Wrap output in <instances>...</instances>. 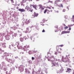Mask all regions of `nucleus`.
<instances>
[{
	"mask_svg": "<svg viewBox=\"0 0 74 74\" xmlns=\"http://www.w3.org/2000/svg\"><path fill=\"white\" fill-rule=\"evenodd\" d=\"M42 32H45V30H44V29H43V30L42 31Z\"/></svg>",
	"mask_w": 74,
	"mask_h": 74,
	"instance_id": "7c9ffc66",
	"label": "nucleus"
},
{
	"mask_svg": "<svg viewBox=\"0 0 74 74\" xmlns=\"http://www.w3.org/2000/svg\"><path fill=\"white\" fill-rule=\"evenodd\" d=\"M10 46H11L10 45Z\"/></svg>",
	"mask_w": 74,
	"mask_h": 74,
	"instance_id": "13d9d810",
	"label": "nucleus"
},
{
	"mask_svg": "<svg viewBox=\"0 0 74 74\" xmlns=\"http://www.w3.org/2000/svg\"><path fill=\"white\" fill-rule=\"evenodd\" d=\"M62 60L65 63H69L70 62V60L69 58H67V57H64V56H62Z\"/></svg>",
	"mask_w": 74,
	"mask_h": 74,
	"instance_id": "f257e3e1",
	"label": "nucleus"
},
{
	"mask_svg": "<svg viewBox=\"0 0 74 74\" xmlns=\"http://www.w3.org/2000/svg\"><path fill=\"white\" fill-rule=\"evenodd\" d=\"M24 39H25V38H20V41L21 42H23V40H24Z\"/></svg>",
	"mask_w": 74,
	"mask_h": 74,
	"instance_id": "9b49d317",
	"label": "nucleus"
},
{
	"mask_svg": "<svg viewBox=\"0 0 74 74\" xmlns=\"http://www.w3.org/2000/svg\"><path fill=\"white\" fill-rule=\"evenodd\" d=\"M43 23H44V22H45V19H44V20H43Z\"/></svg>",
	"mask_w": 74,
	"mask_h": 74,
	"instance_id": "c9c22d12",
	"label": "nucleus"
},
{
	"mask_svg": "<svg viewBox=\"0 0 74 74\" xmlns=\"http://www.w3.org/2000/svg\"><path fill=\"white\" fill-rule=\"evenodd\" d=\"M34 73V72H32V74H33Z\"/></svg>",
	"mask_w": 74,
	"mask_h": 74,
	"instance_id": "603ef678",
	"label": "nucleus"
},
{
	"mask_svg": "<svg viewBox=\"0 0 74 74\" xmlns=\"http://www.w3.org/2000/svg\"><path fill=\"white\" fill-rule=\"evenodd\" d=\"M26 46H24V48H23L24 51H27V49H26Z\"/></svg>",
	"mask_w": 74,
	"mask_h": 74,
	"instance_id": "ddd939ff",
	"label": "nucleus"
},
{
	"mask_svg": "<svg viewBox=\"0 0 74 74\" xmlns=\"http://www.w3.org/2000/svg\"><path fill=\"white\" fill-rule=\"evenodd\" d=\"M73 74H74V72H73Z\"/></svg>",
	"mask_w": 74,
	"mask_h": 74,
	"instance_id": "09e8293b",
	"label": "nucleus"
},
{
	"mask_svg": "<svg viewBox=\"0 0 74 74\" xmlns=\"http://www.w3.org/2000/svg\"><path fill=\"white\" fill-rule=\"evenodd\" d=\"M27 8V11H28V10H30V8H29V7H26L25 8Z\"/></svg>",
	"mask_w": 74,
	"mask_h": 74,
	"instance_id": "6ab92c4d",
	"label": "nucleus"
},
{
	"mask_svg": "<svg viewBox=\"0 0 74 74\" xmlns=\"http://www.w3.org/2000/svg\"><path fill=\"white\" fill-rule=\"evenodd\" d=\"M68 32L67 31H62L61 33V34L67 33Z\"/></svg>",
	"mask_w": 74,
	"mask_h": 74,
	"instance_id": "f8f14e48",
	"label": "nucleus"
},
{
	"mask_svg": "<svg viewBox=\"0 0 74 74\" xmlns=\"http://www.w3.org/2000/svg\"><path fill=\"white\" fill-rule=\"evenodd\" d=\"M26 30L27 31L25 32V33H29V32H29V28H26Z\"/></svg>",
	"mask_w": 74,
	"mask_h": 74,
	"instance_id": "9d476101",
	"label": "nucleus"
},
{
	"mask_svg": "<svg viewBox=\"0 0 74 74\" xmlns=\"http://www.w3.org/2000/svg\"><path fill=\"white\" fill-rule=\"evenodd\" d=\"M25 20H24V21H23V22H25Z\"/></svg>",
	"mask_w": 74,
	"mask_h": 74,
	"instance_id": "3c124183",
	"label": "nucleus"
},
{
	"mask_svg": "<svg viewBox=\"0 0 74 74\" xmlns=\"http://www.w3.org/2000/svg\"><path fill=\"white\" fill-rule=\"evenodd\" d=\"M63 25H64L65 26H66V25H65V24H63Z\"/></svg>",
	"mask_w": 74,
	"mask_h": 74,
	"instance_id": "c03bdc74",
	"label": "nucleus"
},
{
	"mask_svg": "<svg viewBox=\"0 0 74 74\" xmlns=\"http://www.w3.org/2000/svg\"><path fill=\"white\" fill-rule=\"evenodd\" d=\"M38 13L34 12V15H32L31 16L32 18H35V17L38 16Z\"/></svg>",
	"mask_w": 74,
	"mask_h": 74,
	"instance_id": "7ed1b4c3",
	"label": "nucleus"
},
{
	"mask_svg": "<svg viewBox=\"0 0 74 74\" xmlns=\"http://www.w3.org/2000/svg\"><path fill=\"white\" fill-rule=\"evenodd\" d=\"M66 8H67V9H68V10H69V7H67Z\"/></svg>",
	"mask_w": 74,
	"mask_h": 74,
	"instance_id": "c85d7f7f",
	"label": "nucleus"
},
{
	"mask_svg": "<svg viewBox=\"0 0 74 74\" xmlns=\"http://www.w3.org/2000/svg\"><path fill=\"white\" fill-rule=\"evenodd\" d=\"M25 23H26V25H27V24H28V23H30V21H29V20L27 19L25 20Z\"/></svg>",
	"mask_w": 74,
	"mask_h": 74,
	"instance_id": "0eeeda50",
	"label": "nucleus"
},
{
	"mask_svg": "<svg viewBox=\"0 0 74 74\" xmlns=\"http://www.w3.org/2000/svg\"><path fill=\"white\" fill-rule=\"evenodd\" d=\"M16 8V9H19V8L18 7H17Z\"/></svg>",
	"mask_w": 74,
	"mask_h": 74,
	"instance_id": "a19ab883",
	"label": "nucleus"
},
{
	"mask_svg": "<svg viewBox=\"0 0 74 74\" xmlns=\"http://www.w3.org/2000/svg\"><path fill=\"white\" fill-rule=\"evenodd\" d=\"M6 39L7 40H9L10 39V38L9 37H7Z\"/></svg>",
	"mask_w": 74,
	"mask_h": 74,
	"instance_id": "5701e85b",
	"label": "nucleus"
},
{
	"mask_svg": "<svg viewBox=\"0 0 74 74\" xmlns=\"http://www.w3.org/2000/svg\"><path fill=\"white\" fill-rule=\"evenodd\" d=\"M18 10L19 11H21V12H24L25 11V10L23 9H20Z\"/></svg>",
	"mask_w": 74,
	"mask_h": 74,
	"instance_id": "1a4fd4ad",
	"label": "nucleus"
},
{
	"mask_svg": "<svg viewBox=\"0 0 74 74\" xmlns=\"http://www.w3.org/2000/svg\"><path fill=\"white\" fill-rule=\"evenodd\" d=\"M58 26H56V27H55V28H56L57 29H58Z\"/></svg>",
	"mask_w": 74,
	"mask_h": 74,
	"instance_id": "72a5a7b5",
	"label": "nucleus"
},
{
	"mask_svg": "<svg viewBox=\"0 0 74 74\" xmlns=\"http://www.w3.org/2000/svg\"><path fill=\"white\" fill-rule=\"evenodd\" d=\"M65 18L66 19H67V18H68V16H65Z\"/></svg>",
	"mask_w": 74,
	"mask_h": 74,
	"instance_id": "412c9836",
	"label": "nucleus"
},
{
	"mask_svg": "<svg viewBox=\"0 0 74 74\" xmlns=\"http://www.w3.org/2000/svg\"><path fill=\"white\" fill-rule=\"evenodd\" d=\"M63 25H64L65 26H66V25H65V24H63Z\"/></svg>",
	"mask_w": 74,
	"mask_h": 74,
	"instance_id": "37998d69",
	"label": "nucleus"
},
{
	"mask_svg": "<svg viewBox=\"0 0 74 74\" xmlns=\"http://www.w3.org/2000/svg\"><path fill=\"white\" fill-rule=\"evenodd\" d=\"M22 53V54L24 53Z\"/></svg>",
	"mask_w": 74,
	"mask_h": 74,
	"instance_id": "5fc2aeb1",
	"label": "nucleus"
},
{
	"mask_svg": "<svg viewBox=\"0 0 74 74\" xmlns=\"http://www.w3.org/2000/svg\"><path fill=\"white\" fill-rule=\"evenodd\" d=\"M63 5L62 4H61L60 5V7H62L63 8Z\"/></svg>",
	"mask_w": 74,
	"mask_h": 74,
	"instance_id": "aec40b11",
	"label": "nucleus"
},
{
	"mask_svg": "<svg viewBox=\"0 0 74 74\" xmlns=\"http://www.w3.org/2000/svg\"><path fill=\"white\" fill-rule=\"evenodd\" d=\"M30 73V72L29 71H28V74H29Z\"/></svg>",
	"mask_w": 74,
	"mask_h": 74,
	"instance_id": "e433bc0d",
	"label": "nucleus"
},
{
	"mask_svg": "<svg viewBox=\"0 0 74 74\" xmlns=\"http://www.w3.org/2000/svg\"><path fill=\"white\" fill-rule=\"evenodd\" d=\"M32 11H33V10L32 9L31 10H30V12H32Z\"/></svg>",
	"mask_w": 74,
	"mask_h": 74,
	"instance_id": "2f4dec72",
	"label": "nucleus"
},
{
	"mask_svg": "<svg viewBox=\"0 0 74 74\" xmlns=\"http://www.w3.org/2000/svg\"><path fill=\"white\" fill-rule=\"evenodd\" d=\"M72 21H73V22H74V19H73Z\"/></svg>",
	"mask_w": 74,
	"mask_h": 74,
	"instance_id": "79ce46f5",
	"label": "nucleus"
},
{
	"mask_svg": "<svg viewBox=\"0 0 74 74\" xmlns=\"http://www.w3.org/2000/svg\"><path fill=\"white\" fill-rule=\"evenodd\" d=\"M25 40H26V38H25Z\"/></svg>",
	"mask_w": 74,
	"mask_h": 74,
	"instance_id": "864d4df0",
	"label": "nucleus"
},
{
	"mask_svg": "<svg viewBox=\"0 0 74 74\" xmlns=\"http://www.w3.org/2000/svg\"><path fill=\"white\" fill-rule=\"evenodd\" d=\"M32 5H32V4H30V7H31L32 6Z\"/></svg>",
	"mask_w": 74,
	"mask_h": 74,
	"instance_id": "4c0bfd02",
	"label": "nucleus"
},
{
	"mask_svg": "<svg viewBox=\"0 0 74 74\" xmlns=\"http://www.w3.org/2000/svg\"><path fill=\"white\" fill-rule=\"evenodd\" d=\"M20 36H22V35L21 34H20Z\"/></svg>",
	"mask_w": 74,
	"mask_h": 74,
	"instance_id": "8fccbe9b",
	"label": "nucleus"
},
{
	"mask_svg": "<svg viewBox=\"0 0 74 74\" xmlns=\"http://www.w3.org/2000/svg\"><path fill=\"white\" fill-rule=\"evenodd\" d=\"M49 2L50 3H52V1H51L50 0H49Z\"/></svg>",
	"mask_w": 74,
	"mask_h": 74,
	"instance_id": "f704fd0d",
	"label": "nucleus"
},
{
	"mask_svg": "<svg viewBox=\"0 0 74 74\" xmlns=\"http://www.w3.org/2000/svg\"><path fill=\"white\" fill-rule=\"evenodd\" d=\"M26 46L27 48H28L30 47L29 46V45L27 46V45H26V46Z\"/></svg>",
	"mask_w": 74,
	"mask_h": 74,
	"instance_id": "4be33fe9",
	"label": "nucleus"
},
{
	"mask_svg": "<svg viewBox=\"0 0 74 74\" xmlns=\"http://www.w3.org/2000/svg\"><path fill=\"white\" fill-rule=\"evenodd\" d=\"M71 69H70L69 68H68L67 69V71H66V73H67V72H69V73H70L71 72Z\"/></svg>",
	"mask_w": 74,
	"mask_h": 74,
	"instance_id": "6e6552de",
	"label": "nucleus"
},
{
	"mask_svg": "<svg viewBox=\"0 0 74 74\" xmlns=\"http://www.w3.org/2000/svg\"><path fill=\"white\" fill-rule=\"evenodd\" d=\"M47 11H48V10L47 9H45V11L44 12V14H45V13H46V12H47Z\"/></svg>",
	"mask_w": 74,
	"mask_h": 74,
	"instance_id": "a211bd4d",
	"label": "nucleus"
},
{
	"mask_svg": "<svg viewBox=\"0 0 74 74\" xmlns=\"http://www.w3.org/2000/svg\"><path fill=\"white\" fill-rule=\"evenodd\" d=\"M48 61H51L52 64H53V65L54 66H55V63H56V62H57V61H58V59L55 58L54 59V60H51L49 59H48Z\"/></svg>",
	"mask_w": 74,
	"mask_h": 74,
	"instance_id": "f03ea898",
	"label": "nucleus"
},
{
	"mask_svg": "<svg viewBox=\"0 0 74 74\" xmlns=\"http://www.w3.org/2000/svg\"><path fill=\"white\" fill-rule=\"evenodd\" d=\"M73 25H74V24H73V25H71V26H73Z\"/></svg>",
	"mask_w": 74,
	"mask_h": 74,
	"instance_id": "49530a36",
	"label": "nucleus"
},
{
	"mask_svg": "<svg viewBox=\"0 0 74 74\" xmlns=\"http://www.w3.org/2000/svg\"><path fill=\"white\" fill-rule=\"evenodd\" d=\"M30 0V1L31 0V1H32V0Z\"/></svg>",
	"mask_w": 74,
	"mask_h": 74,
	"instance_id": "6e6d98bb",
	"label": "nucleus"
},
{
	"mask_svg": "<svg viewBox=\"0 0 74 74\" xmlns=\"http://www.w3.org/2000/svg\"><path fill=\"white\" fill-rule=\"evenodd\" d=\"M32 60H34V59H35V58L33 57H32Z\"/></svg>",
	"mask_w": 74,
	"mask_h": 74,
	"instance_id": "b1692460",
	"label": "nucleus"
},
{
	"mask_svg": "<svg viewBox=\"0 0 74 74\" xmlns=\"http://www.w3.org/2000/svg\"><path fill=\"white\" fill-rule=\"evenodd\" d=\"M16 45H20V43H19V42H17L16 43Z\"/></svg>",
	"mask_w": 74,
	"mask_h": 74,
	"instance_id": "f3484780",
	"label": "nucleus"
},
{
	"mask_svg": "<svg viewBox=\"0 0 74 74\" xmlns=\"http://www.w3.org/2000/svg\"><path fill=\"white\" fill-rule=\"evenodd\" d=\"M1 49L0 48V49Z\"/></svg>",
	"mask_w": 74,
	"mask_h": 74,
	"instance_id": "052dcab7",
	"label": "nucleus"
},
{
	"mask_svg": "<svg viewBox=\"0 0 74 74\" xmlns=\"http://www.w3.org/2000/svg\"><path fill=\"white\" fill-rule=\"evenodd\" d=\"M25 73H27V70H26V71H25Z\"/></svg>",
	"mask_w": 74,
	"mask_h": 74,
	"instance_id": "58836bf2",
	"label": "nucleus"
},
{
	"mask_svg": "<svg viewBox=\"0 0 74 74\" xmlns=\"http://www.w3.org/2000/svg\"><path fill=\"white\" fill-rule=\"evenodd\" d=\"M52 11H51V12H52Z\"/></svg>",
	"mask_w": 74,
	"mask_h": 74,
	"instance_id": "4d7b16f0",
	"label": "nucleus"
},
{
	"mask_svg": "<svg viewBox=\"0 0 74 74\" xmlns=\"http://www.w3.org/2000/svg\"><path fill=\"white\" fill-rule=\"evenodd\" d=\"M11 1L12 3H14V0H10Z\"/></svg>",
	"mask_w": 74,
	"mask_h": 74,
	"instance_id": "393cba45",
	"label": "nucleus"
},
{
	"mask_svg": "<svg viewBox=\"0 0 74 74\" xmlns=\"http://www.w3.org/2000/svg\"><path fill=\"white\" fill-rule=\"evenodd\" d=\"M3 69L4 70H5V71H6V68H4Z\"/></svg>",
	"mask_w": 74,
	"mask_h": 74,
	"instance_id": "bb28decb",
	"label": "nucleus"
},
{
	"mask_svg": "<svg viewBox=\"0 0 74 74\" xmlns=\"http://www.w3.org/2000/svg\"><path fill=\"white\" fill-rule=\"evenodd\" d=\"M30 38H31V40H32V37H31Z\"/></svg>",
	"mask_w": 74,
	"mask_h": 74,
	"instance_id": "a18cd8bd",
	"label": "nucleus"
},
{
	"mask_svg": "<svg viewBox=\"0 0 74 74\" xmlns=\"http://www.w3.org/2000/svg\"><path fill=\"white\" fill-rule=\"evenodd\" d=\"M60 51H62V48H60Z\"/></svg>",
	"mask_w": 74,
	"mask_h": 74,
	"instance_id": "ea45409f",
	"label": "nucleus"
},
{
	"mask_svg": "<svg viewBox=\"0 0 74 74\" xmlns=\"http://www.w3.org/2000/svg\"><path fill=\"white\" fill-rule=\"evenodd\" d=\"M52 8H53V9H54V8H53V7H52Z\"/></svg>",
	"mask_w": 74,
	"mask_h": 74,
	"instance_id": "de8ad7c7",
	"label": "nucleus"
},
{
	"mask_svg": "<svg viewBox=\"0 0 74 74\" xmlns=\"http://www.w3.org/2000/svg\"><path fill=\"white\" fill-rule=\"evenodd\" d=\"M71 27H70L69 28V30H71Z\"/></svg>",
	"mask_w": 74,
	"mask_h": 74,
	"instance_id": "cd10ccee",
	"label": "nucleus"
},
{
	"mask_svg": "<svg viewBox=\"0 0 74 74\" xmlns=\"http://www.w3.org/2000/svg\"><path fill=\"white\" fill-rule=\"evenodd\" d=\"M32 6L33 7V8H37V5H32Z\"/></svg>",
	"mask_w": 74,
	"mask_h": 74,
	"instance_id": "dca6fc26",
	"label": "nucleus"
},
{
	"mask_svg": "<svg viewBox=\"0 0 74 74\" xmlns=\"http://www.w3.org/2000/svg\"><path fill=\"white\" fill-rule=\"evenodd\" d=\"M17 47L18 49H22V46L21 45H17Z\"/></svg>",
	"mask_w": 74,
	"mask_h": 74,
	"instance_id": "423d86ee",
	"label": "nucleus"
},
{
	"mask_svg": "<svg viewBox=\"0 0 74 74\" xmlns=\"http://www.w3.org/2000/svg\"><path fill=\"white\" fill-rule=\"evenodd\" d=\"M59 47H63V45H61L59 46H56V51H58V53H61V51H59Z\"/></svg>",
	"mask_w": 74,
	"mask_h": 74,
	"instance_id": "39448f33",
	"label": "nucleus"
},
{
	"mask_svg": "<svg viewBox=\"0 0 74 74\" xmlns=\"http://www.w3.org/2000/svg\"><path fill=\"white\" fill-rule=\"evenodd\" d=\"M5 43H2V46H3V48H5Z\"/></svg>",
	"mask_w": 74,
	"mask_h": 74,
	"instance_id": "2eb2a0df",
	"label": "nucleus"
},
{
	"mask_svg": "<svg viewBox=\"0 0 74 74\" xmlns=\"http://www.w3.org/2000/svg\"><path fill=\"white\" fill-rule=\"evenodd\" d=\"M73 19H74V15H73L72 16Z\"/></svg>",
	"mask_w": 74,
	"mask_h": 74,
	"instance_id": "473e14b6",
	"label": "nucleus"
},
{
	"mask_svg": "<svg viewBox=\"0 0 74 74\" xmlns=\"http://www.w3.org/2000/svg\"><path fill=\"white\" fill-rule=\"evenodd\" d=\"M64 29H68V27L66 26V27H64Z\"/></svg>",
	"mask_w": 74,
	"mask_h": 74,
	"instance_id": "a878e982",
	"label": "nucleus"
},
{
	"mask_svg": "<svg viewBox=\"0 0 74 74\" xmlns=\"http://www.w3.org/2000/svg\"><path fill=\"white\" fill-rule=\"evenodd\" d=\"M60 1H60V0H56L55 1V4H56L57 3H59V2H60Z\"/></svg>",
	"mask_w": 74,
	"mask_h": 74,
	"instance_id": "4468645a",
	"label": "nucleus"
},
{
	"mask_svg": "<svg viewBox=\"0 0 74 74\" xmlns=\"http://www.w3.org/2000/svg\"><path fill=\"white\" fill-rule=\"evenodd\" d=\"M38 7H39V9H40L41 10V12H42V11L44 10V8H45L44 6H42V5L41 4L39 5Z\"/></svg>",
	"mask_w": 74,
	"mask_h": 74,
	"instance_id": "20e7f679",
	"label": "nucleus"
},
{
	"mask_svg": "<svg viewBox=\"0 0 74 74\" xmlns=\"http://www.w3.org/2000/svg\"><path fill=\"white\" fill-rule=\"evenodd\" d=\"M28 11H29V10Z\"/></svg>",
	"mask_w": 74,
	"mask_h": 74,
	"instance_id": "bf43d9fd",
	"label": "nucleus"
},
{
	"mask_svg": "<svg viewBox=\"0 0 74 74\" xmlns=\"http://www.w3.org/2000/svg\"><path fill=\"white\" fill-rule=\"evenodd\" d=\"M63 12H65V9H63L62 10Z\"/></svg>",
	"mask_w": 74,
	"mask_h": 74,
	"instance_id": "c756f323",
	"label": "nucleus"
}]
</instances>
